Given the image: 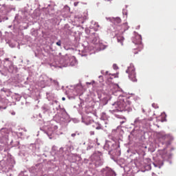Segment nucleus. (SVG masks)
Here are the masks:
<instances>
[{
  "mask_svg": "<svg viewBox=\"0 0 176 176\" xmlns=\"http://www.w3.org/2000/svg\"><path fill=\"white\" fill-rule=\"evenodd\" d=\"M131 102L126 97H121L118 101L112 104L111 112H123V111L131 112L132 110L130 105Z\"/></svg>",
  "mask_w": 176,
  "mask_h": 176,
  "instance_id": "1",
  "label": "nucleus"
},
{
  "mask_svg": "<svg viewBox=\"0 0 176 176\" xmlns=\"http://www.w3.org/2000/svg\"><path fill=\"white\" fill-rule=\"evenodd\" d=\"M91 162H94L96 166L98 167L102 166V153L101 152H95L90 157Z\"/></svg>",
  "mask_w": 176,
  "mask_h": 176,
  "instance_id": "2",
  "label": "nucleus"
},
{
  "mask_svg": "<svg viewBox=\"0 0 176 176\" xmlns=\"http://www.w3.org/2000/svg\"><path fill=\"white\" fill-rule=\"evenodd\" d=\"M126 74H129V78L132 82H137V77L135 76V68L134 65H130L126 71Z\"/></svg>",
  "mask_w": 176,
  "mask_h": 176,
  "instance_id": "3",
  "label": "nucleus"
},
{
  "mask_svg": "<svg viewBox=\"0 0 176 176\" xmlns=\"http://www.w3.org/2000/svg\"><path fill=\"white\" fill-rule=\"evenodd\" d=\"M133 43L135 45H138V50L141 52L142 50V38H141L140 35L135 36V38L133 39Z\"/></svg>",
  "mask_w": 176,
  "mask_h": 176,
  "instance_id": "4",
  "label": "nucleus"
},
{
  "mask_svg": "<svg viewBox=\"0 0 176 176\" xmlns=\"http://www.w3.org/2000/svg\"><path fill=\"white\" fill-rule=\"evenodd\" d=\"M92 43L96 45L99 49H102V43H101V41H100V37L98 35H94L92 39Z\"/></svg>",
  "mask_w": 176,
  "mask_h": 176,
  "instance_id": "5",
  "label": "nucleus"
},
{
  "mask_svg": "<svg viewBox=\"0 0 176 176\" xmlns=\"http://www.w3.org/2000/svg\"><path fill=\"white\" fill-rule=\"evenodd\" d=\"M160 155L164 160H166V159H168V155H167V151H162L160 152Z\"/></svg>",
  "mask_w": 176,
  "mask_h": 176,
  "instance_id": "6",
  "label": "nucleus"
},
{
  "mask_svg": "<svg viewBox=\"0 0 176 176\" xmlns=\"http://www.w3.org/2000/svg\"><path fill=\"white\" fill-rule=\"evenodd\" d=\"M118 43H120L123 46V42H124V37L122 36H118L117 37Z\"/></svg>",
  "mask_w": 176,
  "mask_h": 176,
  "instance_id": "7",
  "label": "nucleus"
},
{
  "mask_svg": "<svg viewBox=\"0 0 176 176\" xmlns=\"http://www.w3.org/2000/svg\"><path fill=\"white\" fill-rule=\"evenodd\" d=\"M164 163H163V161H160L158 164H156L155 163H153V166L155 167H158L159 168H162V166H163Z\"/></svg>",
  "mask_w": 176,
  "mask_h": 176,
  "instance_id": "8",
  "label": "nucleus"
},
{
  "mask_svg": "<svg viewBox=\"0 0 176 176\" xmlns=\"http://www.w3.org/2000/svg\"><path fill=\"white\" fill-rule=\"evenodd\" d=\"M114 21L117 24H120L122 23V19H120V18H119V17H117L115 19Z\"/></svg>",
  "mask_w": 176,
  "mask_h": 176,
  "instance_id": "9",
  "label": "nucleus"
},
{
  "mask_svg": "<svg viewBox=\"0 0 176 176\" xmlns=\"http://www.w3.org/2000/svg\"><path fill=\"white\" fill-rule=\"evenodd\" d=\"M57 46H61V40H59L58 42H56Z\"/></svg>",
  "mask_w": 176,
  "mask_h": 176,
  "instance_id": "10",
  "label": "nucleus"
},
{
  "mask_svg": "<svg viewBox=\"0 0 176 176\" xmlns=\"http://www.w3.org/2000/svg\"><path fill=\"white\" fill-rule=\"evenodd\" d=\"M90 134H91V135H94V131H91Z\"/></svg>",
  "mask_w": 176,
  "mask_h": 176,
  "instance_id": "11",
  "label": "nucleus"
},
{
  "mask_svg": "<svg viewBox=\"0 0 176 176\" xmlns=\"http://www.w3.org/2000/svg\"><path fill=\"white\" fill-rule=\"evenodd\" d=\"M76 135V133H72V137H75Z\"/></svg>",
  "mask_w": 176,
  "mask_h": 176,
  "instance_id": "12",
  "label": "nucleus"
},
{
  "mask_svg": "<svg viewBox=\"0 0 176 176\" xmlns=\"http://www.w3.org/2000/svg\"><path fill=\"white\" fill-rule=\"evenodd\" d=\"M100 129H101V127H100V126H98V127H96V130H100Z\"/></svg>",
  "mask_w": 176,
  "mask_h": 176,
  "instance_id": "13",
  "label": "nucleus"
},
{
  "mask_svg": "<svg viewBox=\"0 0 176 176\" xmlns=\"http://www.w3.org/2000/svg\"><path fill=\"white\" fill-rule=\"evenodd\" d=\"M78 2H75L74 3V6H76L78 5Z\"/></svg>",
  "mask_w": 176,
  "mask_h": 176,
  "instance_id": "14",
  "label": "nucleus"
},
{
  "mask_svg": "<svg viewBox=\"0 0 176 176\" xmlns=\"http://www.w3.org/2000/svg\"><path fill=\"white\" fill-rule=\"evenodd\" d=\"M63 101H65V98H62Z\"/></svg>",
  "mask_w": 176,
  "mask_h": 176,
  "instance_id": "15",
  "label": "nucleus"
},
{
  "mask_svg": "<svg viewBox=\"0 0 176 176\" xmlns=\"http://www.w3.org/2000/svg\"><path fill=\"white\" fill-rule=\"evenodd\" d=\"M1 91L6 92V91L3 90V89H1Z\"/></svg>",
  "mask_w": 176,
  "mask_h": 176,
  "instance_id": "16",
  "label": "nucleus"
},
{
  "mask_svg": "<svg viewBox=\"0 0 176 176\" xmlns=\"http://www.w3.org/2000/svg\"><path fill=\"white\" fill-rule=\"evenodd\" d=\"M65 64H66V65H67L68 64V61H67Z\"/></svg>",
  "mask_w": 176,
  "mask_h": 176,
  "instance_id": "17",
  "label": "nucleus"
},
{
  "mask_svg": "<svg viewBox=\"0 0 176 176\" xmlns=\"http://www.w3.org/2000/svg\"><path fill=\"white\" fill-rule=\"evenodd\" d=\"M162 122H166V120H162Z\"/></svg>",
  "mask_w": 176,
  "mask_h": 176,
  "instance_id": "18",
  "label": "nucleus"
},
{
  "mask_svg": "<svg viewBox=\"0 0 176 176\" xmlns=\"http://www.w3.org/2000/svg\"><path fill=\"white\" fill-rule=\"evenodd\" d=\"M153 107H155V104H153Z\"/></svg>",
  "mask_w": 176,
  "mask_h": 176,
  "instance_id": "19",
  "label": "nucleus"
}]
</instances>
